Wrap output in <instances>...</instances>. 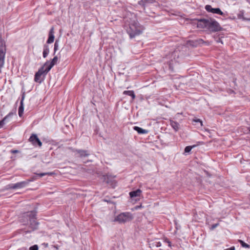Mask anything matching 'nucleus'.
<instances>
[{
    "instance_id": "nucleus-25",
    "label": "nucleus",
    "mask_w": 250,
    "mask_h": 250,
    "mask_svg": "<svg viewBox=\"0 0 250 250\" xmlns=\"http://www.w3.org/2000/svg\"><path fill=\"white\" fill-rule=\"evenodd\" d=\"M58 46H59V45H58V41H56L55 44H54V53L58 50Z\"/></svg>"
},
{
    "instance_id": "nucleus-22",
    "label": "nucleus",
    "mask_w": 250,
    "mask_h": 250,
    "mask_svg": "<svg viewBox=\"0 0 250 250\" xmlns=\"http://www.w3.org/2000/svg\"><path fill=\"white\" fill-rule=\"evenodd\" d=\"M35 175L36 176L42 177V176H43L44 175H52V173H40L39 174H35Z\"/></svg>"
},
{
    "instance_id": "nucleus-31",
    "label": "nucleus",
    "mask_w": 250,
    "mask_h": 250,
    "mask_svg": "<svg viewBox=\"0 0 250 250\" xmlns=\"http://www.w3.org/2000/svg\"><path fill=\"white\" fill-rule=\"evenodd\" d=\"M224 250H235V247L234 246L230 247V248Z\"/></svg>"
},
{
    "instance_id": "nucleus-13",
    "label": "nucleus",
    "mask_w": 250,
    "mask_h": 250,
    "mask_svg": "<svg viewBox=\"0 0 250 250\" xmlns=\"http://www.w3.org/2000/svg\"><path fill=\"white\" fill-rule=\"evenodd\" d=\"M14 115V114L13 113L10 112L8 115H7L2 120L5 122L6 124H7L11 121Z\"/></svg>"
},
{
    "instance_id": "nucleus-36",
    "label": "nucleus",
    "mask_w": 250,
    "mask_h": 250,
    "mask_svg": "<svg viewBox=\"0 0 250 250\" xmlns=\"http://www.w3.org/2000/svg\"><path fill=\"white\" fill-rule=\"evenodd\" d=\"M43 245H44V246L45 247H48V244L47 243H44Z\"/></svg>"
},
{
    "instance_id": "nucleus-10",
    "label": "nucleus",
    "mask_w": 250,
    "mask_h": 250,
    "mask_svg": "<svg viewBox=\"0 0 250 250\" xmlns=\"http://www.w3.org/2000/svg\"><path fill=\"white\" fill-rule=\"evenodd\" d=\"M207 21H208V19H201L198 21L197 26L200 28H208V24L207 23Z\"/></svg>"
},
{
    "instance_id": "nucleus-6",
    "label": "nucleus",
    "mask_w": 250,
    "mask_h": 250,
    "mask_svg": "<svg viewBox=\"0 0 250 250\" xmlns=\"http://www.w3.org/2000/svg\"><path fill=\"white\" fill-rule=\"evenodd\" d=\"M205 9L208 12H211L214 14H217L222 16L224 15L223 12H222L220 9L219 8H213L211 7V5H207L205 6Z\"/></svg>"
},
{
    "instance_id": "nucleus-21",
    "label": "nucleus",
    "mask_w": 250,
    "mask_h": 250,
    "mask_svg": "<svg viewBox=\"0 0 250 250\" xmlns=\"http://www.w3.org/2000/svg\"><path fill=\"white\" fill-rule=\"evenodd\" d=\"M195 146V145H193L192 146H187L185 148V153H189L192 148L194 147Z\"/></svg>"
},
{
    "instance_id": "nucleus-9",
    "label": "nucleus",
    "mask_w": 250,
    "mask_h": 250,
    "mask_svg": "<svg viewBox=\"0 0 250 250\" xmlns=\"http://www.w3.org/2000/svg\"><path fill=\"white\" fill-rule=\"evenodd\" d=\"M58 61V57L55 56L52 60L50 62H46L44 66L47 68V71H49L51 68L57 63Z\"/></svg>"
},
{
    "instance_id": "nucleus-2",
    "label": "nucleus",
    "mask_w": 250,
    "mask_h": 250,
    "mask_svg": "<svg viewBox=\"0 0 250 250\" xmlns=\"http://www.w3.org/2000/svg\"><path fill=\"white\" fill-rule=\"evenodd\" d=\"M134 216L129 212L121 213L116 216L114 220V222H117L120 224H124L132 220Z\"/></svg>"
},
{
    "instance_id": "nucleus-20",
    "label": "nucleus",
    "mask_w": 250,
    "mask_h": 250,
    "mask_svg": "<svg viewBox=\"0 0 250 250\" xmlns=\"http://www.w3.org/2000/svg\"><path fill=\"white\" fill-rule=\"evenodd\" d=\"M49 52V49L47 46H45L44 47L43 51V58H46L47 55Z\"/></svg>"
},
{
    "instance_id": "nucleus-14",
    "label": "nucleus",
    "mask_w": 250,
    "mask_h": 250,
    "mask_svg": "<svg viewBox=\"0 0 250 250\" xmlns=\"http://www.w3.org/2000/svg\"><path fill=\"white\" fill-rule=\"evenodd\" d=\"M32 230L36 229H38L39 226V223L35 220H33V219L35 217V214L34 212L32 211Z\"/></svg>"
},
{
    "instance_id": "nucleus-28",
    "label": "nucleus",
    "mask_w": 250,
    "mask_h": 250,
    "mask_svg": "<svg viewBox=\"0 0 250 250\" xmlns=\"http://www.w3.org/2000/svg\"><path fill=\"white\" fill-rule=\"evenodd\" d=\"M153 245H154L156 247H159L161 246V243L160 242H156L154 243Z\"/></svg>"
},
{
    "instance_id": "nucleus-1",
    "label": "nucleus",
    "mask_w": 250,
    "mask_h": 250,
    "mask_svg": "<svg viewBox=\"0 0 250 250\" xmlns=\"http://www.w3.org/2000/svg\"><path fill=\"white\" fill-rule=\"evenodd\" d=\"M143 31V29L140 26L139 23L136 21H133L129 24V28L127 30V33L130 38L140 35Z\"/></svg>"
},
{
    "instance_id": "nucleus-30",
    "label": "nucleus",
    "mask_w": 250,
    "mask_h": 250,
    "mask_svg": "<svg viewBox=\"0 0 250 250\" xmlns=\"http://www.w3.org/2000/svg\"><path fill=\"white\" fill-rule=\"evenodd\" d=\"M32 250H38V246L37 245L32 246Z\"/></svg>"
},
{
    "instance_id": "nucleus-40",
    "label": "nucleus",
    "mask_w": 250,
    "mask_h": 250,
    "mask_svg": "<svg viewBox=\"0 0 250 250\" xmlns=\"http://www.w3.org/2000/svg\"><path fill=\"white\" fill-rule=\"evenodd\" d=\"M140 208V207H136V208Z\"/></svg>"
},
{
    "instance_id": "nucleus-18",
    "label": "nucleus",
    "mask_w": 250,
    "mask_h": 250,
    "mask_svg": "<svg viewBox=\"0 0 250 250\" xmlns=\"http://www.w3.org/2000/svg\"><path fill=\"white\" fill-rule=\"evenodd\" d=\"M123 94L124 95H127L128 96H130L132 97V100H134L135 98V95L134 93V91L132 90H129V91H124L123 92Z\"/></svg>"
},
{
    "instance_id": "nucleus-29",
    "label": "nucleus",
    "mask_w": 250,
    "mask_h": 250,
    "mask_svg": "<svg viewBox=\"0 0 250 250\" xmlns=\"http://www.w3.org/2000/svg\"><path fill=\"white\" fill-rule=\"evenodd\" d=\"M219 225V224L218 223H217V224H215L214 225H213L211 227V229H214L215 228H216Z\"/></svg>"
},
{
    "instance_id": "nucleus-38",
    "label": "nucleus",
    "mask_w": 250,
    "mask_h": 250,
    "mask_svg": "<svg viewBox=\"0 0 250 250\" xmlns=\"http://www.w3.org/2000/svg\"><path fill=\"white\" fill-rule=\"evenodd\" d=\"M34 176L32 175V180L34 179Z\"/></svg>"
},
{
    "instance_id": "nucleus-24",
    "label": "nucleus",
    "mask_w": 250,
    "mask_h": 250,
    "mask_svg": "<svg viewBox=\"0 0 250 250\" xmlns=\"http://www.w3.org/2000/svg\"><path fill=\"white\" fill-rule=\"evenodd\" d=\"M27 216V221H29V222H31V213H29V212H28V213H25L24 214V216Z\"/></svg>"
},
{
    "instance_id": "nucleus-5",
    "label": "nucleus",
    "mask_w": 250,
    "mask_h": 250,
    "mask_svg": "<svg viewBox=\"0 0 250 250\" xmlns=\"http://www.w3.org/2000/svg\"><path fill=\"white\" fill-rule=\"evenodd\" d=\"M207 23L208 24V29L210 31L215 32L219 31L221 28L218 22L213 19H208Z\"/></svg>"
},
{
    "instance_id": "nucleus-17",
    "label": "nucleus",
    "mask_w": 250,
    "mask_h": 250,
    "mask_svg": "<svg viewBox=\"0 0 250 250\" xmlns=\"http://www.w3.org/2000/svg\"><path fill=\"white\" fill-rule=\"evenodd\" d=\"M77 152L79 154L81 157L87 156L89 154L87 151L84 150H76Z\"/></svg>"
},
{
    "instance_id": "nucleus-16",
    "label": "nucleus",
    "mask_w": 250,
    "mask_h": 250,
    "mask_svg": "<svg viewBox=\"0 0 250 250\" xmlns=\"http://www.w3.org/2000/svg\"><path fill=\"white\" fill-rule=\"evenodd\" d=\"M134 130L137 131L139 134H146L147 133V131L146 129H144L138 126H134Z\"/></svg>"
},
{
    "instance_id": "nucleus-34",
    "label": "nucleus",
    "mask_w": 250,
    "mask_h": 250,
    "mask_svg": "<svg viewBox=\"0 0 250 250\" xmlns=\"http://www.w3.org/2000/svg\"><path fill=\"white\" fill-rule=\"evenodd\" d=\"M145 1H146V0H141V1H139V3L140 4H141V2H145Z\"/></svg>"
},
{
    "instance_id": "nucleus-19",
    "label": "nucleus",
    "mask_w": 250,
    "mask_h": 250,
    "mask_svg": "<svg viewBox=\"0 0 250 250\" xmlns=\"http://www.w3.org/2000/svg\"><path fill=\"white\" fill-rule=\"evenodd\" d=\"M170 125L175 130L177 131L179 128V125L178 123L175 121H171L170 122Z\"/></svg>"
},
{
    "instance_id": "nucleus-37",
    "label": "nucleus",
    "mask_w": 250,
    "mask_h": 250,
    "mask_svg": "<svg viewBox=\"0 0 250 250\" xmlns=\"http://www.w3.org/2000/svg\"><path fill=\"white\" fill-rule=\"evenodd\" d=\"M28 140L30 141V142H31V140H32V139H31V136H30V137L28 139Z\"/></svg>"
},
{
    "instance_id": "nucleus-4",
    "label": "nucleus",
    "mask_w": 250,
    "mask_h": 250,
    "mask_svg": "<svg viewBox=\"0 0 250 250\" xmlns=\"http://www.w3.org/2000/svg\"><path fill=\"white\" fill-rule=\"evenodd\" d=\"M5 46L4 41L0 38V73L4 63Z\"/></svg>"
},
{
    "instance_id": "nucleus-8",
    "label": "nucleus",
    "mask_w": 250,
    "mask_h": 250,
    "mask_svg": "<svg viewBox=\"0 0 250 250\" xmlns=\"http://www.w3.org/2000/svg\"><path fill=\"white\" fill-rule=\"evenodd\" d=\"M32 145L35 147L40 148L42 146V143L37 137V135L32 134Z\"/></svg>"
},
{
    "instance_id": "nucleus-7",
    "label": "nucleus",
    "mask_w": 250,
    "mask_h": 250,
    "mask_svg": "<svg viewBox=\"0 0 250 250\" xmlns=\"http://www.w3.org/2000/svg\"><path fill=\"white\" fill-rule=\"evenodd\" d=\"M26 185V183L25 182H21L17 183L16 184H11L7 186V188L8 189H18L24 187Z\"/></svg>"
},
{
    "instance_id": "nucleus-33",
    "label": "nucleus",
    "mask_w": 250,
    "mask_h": 250,
    "mask_svg": "<svg viewBox=\"0 0 250 250\" xmlns=\"http://www.w3.org/2000/svg\"><path fill=\"white\" fill-rule=\"evenodd\" d=\"M53 247L55 248L57 250H59V247L57 245H54L53 246Z\"/></svg>"
},
{
    "instance_id": "nucleus-41",
    "label": "nucleus",
    "mask_w": 250,
    "mask_h": 250,
    "mask_svg": "<svg viewBox=\"0 0 250 250\" xmlns=\"http://www.w3.org/2000/svg\"><path fill=\"white\" fill-rule=\"evenodd\" d=\"M249 20L250 21V19Z\"/></svg>"
},
{
    "instance_id": "nucleus-11",
    "label": "nucleus",
    "mask_w": 250,
    "mask_h": 250,
    "mask_svg": "<svg viewBox=\"0 0 250 250\" xmlns=\"http://www.w3.org/2000/svg\"><path fill=\"white\" fill-rule=\"evenodd\" d=\"M54 28L52 27L49 31V37L47 41V43H52L54 41Z\"/></svg>"
},
{
    "instance_id": "nucleus-15",
    "label": "nucleus",
    "mask_w": 250,
    "mask_h": 250,
    "mask_svg": "<svg viewBox=\"0 0 250 250\" xmlns=\"http://www.w3.org/2000/svg\"><path fill=\"white\" fill-rule=\"evenodd\" d=\"M24 99V95H22V100L21 101V105L19 108V115L21 117L23 112V100Z\"/></svg>"
},
{
    "instance_id": "nucleus-35",
    "label": "nucleus",
    "mask_w": 250,
    "mask_h": 250,
    "mask_svg": "<svg viewBox=\"0 0 250 250\" xmlns=\"http://www.w3.org/2000/svg\"><path fill=\"white\" fill-rule=\"evenodd\" d=\"M18 152V150H12V152L13 153H17Z\"/></svg>"
},
{
    "instance_id": "nucleus-3",
    "label": "nucleus",
    "mask_w": 250,
    "mask_h": 250,
    "mask_svg": "<svg viewBox=\"0 0 250 250\" xmlns=\"http://www.w3.org/2000/svg\"><path fill=\"white\" fill-rule=\"evenodd\" d=\"M48 72L47 71V68L44 66L42 67L35 74L34 81L37 83H41Z\"/></svg>"
},
{
    "instance_id": "nucleus-27",
    "label": "nucleus",
    "mask_w": 250,
    "mask_h": 250,
    "mask_svg": "<svg viewBox=\"0 0 250 250\" xmlns=\"http://www.w3.org/2000/svg\"><path fill=\"white\" fill-rule=\"evenodd\" d=\"M5 124H6L3 120L0 121V128H2L4 126V125Z\"/></svg>"
},
{
    "instance_id": "nucleus-39",
    "label": "nucleus",
    "mask_w": 250,
    "mask_h": 250,
    "mask_svg": "<svg viewBox=\"0 0 250 250\" xmlns=\"http://www.w3.org/2000/svg\"><path fill=\"white\" fill-rule=\"evenodd\" d=\"M29 250H31V247H30L29 249Z\"/></svg>"
},
{
    "instance_id": "nucleus-12",
    "label": "nucleus",
    "mask_w": 250,
    "mask_h": 250,
    "mask_svg": "<svg viewBox=\"0 0 250 250\" xmlns=\"http://www.w3.org/2000/svg\"><path fill=\"white\" fill-rule=\"evenodd\" d=\"M141 192H142V191L140 189H138L136 190L130 192L129 195L131 198L139 197L140 196Z\"/></svg>"
},
{
    "instance_id": "nucleus-26",
    "label": "nucleus",
    "mask_w": 250,
    "mask_h": 250,
    "mask_svg": "<svg viewBox=\"0 0 250 250\" xmlns=\"http://www.w3.org/2000/svg\"><path fill=\"white\" fill-rule=\"evenodd\" d=\"M193 122H194L195 123H199L200 124L201 126L202 125V122L199 119H193Z\"/></svg>"
},
{
    "instance_id": "nucleus-32",
    "label": "nucleus",
    "mask_w": 250,
    "mask_h": 250,
    "mask_svg": "<svg viewBox=\"0 0 250 250\" xmlns=\"http://www.w3.org/2000/svg\"><path fill=\"white\" fill-rule=\"evenodd\" d=\"M166 241L168 244V246L169 247L171 246V243H170V242L168 240H166Z\"/></svg>"
},
{
    "instance_id": "nucleus-23",
    "label": "nucleus",
    "mask_w": 250,
    "mask_h": 250,
    "mask_svg": "<svg viewBox=\"0 0 250 250\" xmlns=\"http://www.w3.org/2000/svg\"><path fill=\"white\" fill-rule=\"evenodd\" d=\"M240 244H241V246L243 247H244V248H250V246L245 243L244 242H243V241L242 240H240Z\"/></svg>"
}]
</instances>
